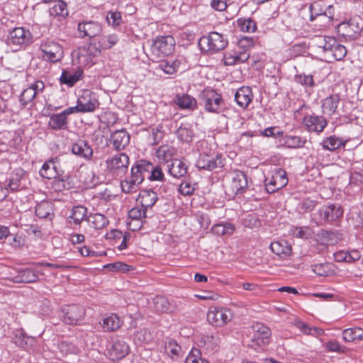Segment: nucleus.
Returning <instances> with one entry per match:
<instances>
[{"instance_id": "nucleus-44", "label": "nucleus", "mask_w": 363, "mask_h": 363, "mask_svg": "<svg viewBox=\"0 0 363 363\" xmlns=\"http://www.w3.org/2000/svg\"><path fill=\"white\" fill-rule=\"evenodd\" d=\"M119 38L115 33L102 35L99 38L98 44L99 47L104 50L111 49L118 42Z\"/></svg>"}, {"instance_id": "nucleus-16", "label": "nucleus", "mask_w": 363, "mask_h": 363, "mask_svg": "<svg viewBox=\"0 0 363 363\" xmlns=\"http://www.w3.org/2000/svg\"><path fill=\"white\" fill-rule=\"evenodd\" d=\"M342 240V235L337 231L321 230L317 234L316 241L320 246L319 250L324 251L328 245L337 244Z\"/></svg>"}, {"instance_id": "nucleus-45", "label": "nucleus", "mask_w": 363, "mask_h": 363, "mask_svg": "<svg viewBox=\"0 0 363 363\" xmlns=\"http://www.w3.org/2000/svg\"><path fill=\"white\" fill-rule=\"evenodd\" d=\"M320 4L318 2H314L310 6V21H313L316 18H323L327 22H331L330 17L328 16L325 11L320 9Z\"/></svg>"}, {"instance_id": "nucleus-2", "label": "nucleus", "mask_w": 363, "mask_h": 363, "mask_svg": "<svg viewBox=\"0 0 363 363\" xmlns=\"http://www.w3.org/2000/svg\"><path fill=\"white\" fill-rule=\"evenodd\" d=\"M200 99L205 110L209 113H218L220 108L225 104L221 94L213 89L203 90L201 94Z\"/></svg>"}, {"instance_id": "nucleus-61", "label": "nucleus", "mask_w": 363, "mask_h": 363, "mask_svg": "<svg viewBox=\"0 0 363 363\" xmlns=\"http://www.w3.org/2000/svg\"><path fill=\"white\" fill-rule=\"evenodd\" d=\"M104 267H106L113 272H128L130 270L129 265H128L123 262H120L108 264L104 266Z\"/></svg>"}, {"instance_id": "nucleus-42", "label": "nucleus", "mask_w": 363, "mask_h": 363, "mask_svg": "<svg viewBox=\"0 0 363 363\" xmlns=\"http://www.w3.org/2000/svg\"><path fill=\"white\" fill-rule=\"evenodd\" d=\"M53 1L55 4L50 9V16L66 17L68 15L67 4L62 0H55Z\"/></svg>"}, {"instance_id": "nucleus-31", "label": "nucleus", "mask_w": 363, "mask_h": 363, "mask_svg": "<svg viewBox=\"0 0 363 363\" xmlns=\"http://www.w3.org/2000/svg\"><path fill=\"white\" fill-rule=\"evenodd\" d=\"M168 172L175 178H182L186 175L188 167L181 160L174 159L171 164L168 165Z\"/></svg>"}, {"instance_id": "nucleus-26", "label": "nucleus", "mask_w": 363, "mask_h": 363, "mask_svg": "<svg viewBox=\"0 0 363 363\" xmlns=\"http://www.w3.org/2000/svg\"><path fill=\"white\" fill-rule=\"evenodd\" d=\"M129 353V347L122 340L113 342L109 350V355L113 360H119L125 357Z\"/></svg>"}, {"instance_id": "nucleus-24", "label": "nucleus", "mask_w": 363, "mask_h": 363, "mask_svg": "<svg viewBox=\"0 0 363 363\" xmlns=\"http://www.w3.org/2000/svg\"><path fill=\"white\" fill-rule=\"evenodd\" d=\"M250 58V54L246 51L237 52H228L224 54L223 62L226 66H233L246 62Z\"/></svg>"}, {"instance_id": "nucleus-5", "label": "nucleus", "mask_w": 363, "mask_h": 363, "mask_svg": "<svg viewBox=\"0 0 363 363\" xmlns=\"http://www.w3.org/2000/svg\"><path fill=\"white\" fill-rule=\"evenodd\" d=\"M33 35L31 33L23 27L13 28L9 34L7 44L15 48L26 47L31 44Z\"/></svg>"}, {"instance_id": "nucleus-27", "label": "nucleus", "mask_w": 363, "mask_h": 363, "mask_svg": "<svg viewBox=\"0 0 363 363\" xmlns=\"http://www.w3.org/2000/svg\"><path fill=\"white\" fill-rule=\"evenodd\" d=\"M72 152L86 160H90L93 155V150L91 146L82 140H77L72 145Z\"/></svg>"}, {"instance_id": "nucleus-53", "label": "nucleus", "mask_w": 363, "mask_h": 363, "mask_svg": "<svg viewBox=\"0 0 363 363\" xmlns=\"http://www.w3.org/2000/svg\"><path fill=\"white\" fill-rule=\"evenodd\" d=\"M186 363H209L206 359L201 357L200 350L193 348L186 358Z\"/></svg>"}, {"instance_id": "nucleus-54", "label": "nucleus", "mask_w": 363, "mask_h": 363, "mask_svg": "<svg viewBox=\"0 0 363 363\" xmlns=\"http://www.w3.org/2000/svg\"><path fill=\"white\" fill-rule=\"evenodd\" d=\"M155 306L156 310L160 312L167 313L171 310L170 303L164 296H157L155 299Z\"/></svg>"}, {"instance_id": "nucleus-25", "label": "nucleus", "mask_w": 363, "mask_h": 363, "mask_svg": "<svg viewBox=\"0 0 363 363\" xmlns=\"http://www.w3.org/2000/svg\"><path fill=\"white\" fill-rule=\"evenodd\" d=\"M253 98L252 89L249 86H242L235 94V100L238 106L247 108Z\"/></svg>"}, {"instance_id": "nucleus-30", "label": "nucleus", "mask_w": 363, "mask_h": 363, "mask_svg": "<svg viewBox=\"0 0 363 363\" xmlns=\"http://www.w3.org/2000/svg\"><path fill=\"white\" fill-rule=\"evenodd\" d=\"M83 76V71L78 69L74 72L63 70L60 78L62 84H66L68 86H73Z\"/></svg>"}, {"instance_id": "nucleus-63", "label": "nucleus", "mask_w": 363, "mask_h": 363, "mask_svg": "<svg viewBox=\"0 0 363 363\" xmlns=\"http://www.w3.org/2000/svg\"><path fill=\"white\" fill-rule=\"evenodd\" d=\"M148 179L152 181H161L164 179V174L162 172V168L157 165L152 166V169L150 170V174L148 177Z\"/></svg>"}, {"instance_id": "nucleus-62", "label": "nucleus", "mask_w": 363, "mask_h": 363, "mask_svg": "<svg viewBox=\"0 0 363 363\" xmlns=\"http://www.w3.org/2000/svg\"><path fill=\"white\" fill-rule=\"evenodd\" d=\"M138 168L141 170V172L143 175H145V177H149L150 174V170L152 169L153 164L147 162L146 160H140L136 163Z\"/></svg>"}, {"instance_id": "nucleus-50", "label": "nucleus", "mask_w": 363, "mask_h": 363, "mask_svg": "<svg viewBox=\"0 0 363 363\" xmlns=\"http://www.w3.org/2000/svg\"><path fill=\"white\" fill-rule=\"evenodd\" d=\"M218 338L213 335H203L201 338L200 343L206 347V350H214L218 345Z\"/></svg>"}, {"instance_id": "nucleus-12", "label": "nucleus", "mask_w": 363, "mask_h": 363, "mask_svg": "<svg viewBox=\"0 0 363 363\" xmlns=\"http://www.w3.org/2000/svg\"><path fill=\"white\" fill-rule=\"evenodd\" d=\"M318 223L322 225L337 220L343 215V209L337 204H330L321 207L318 212Z\"/></svg>"}, {"instance_id": "nucleus-21", "label": "nucleus", "mask_w": 363, "mask_h": 363, "mask_svg": "<svg viewBox=\"0 0 363 363\" xmlns=\"http://www.w3.org/2000/svg\"><path fill=\"white\" fill-rule=\"evenodd\" d=\"M40 174L48 179H55L59 176L60 170L57 159L55 158L45 162L40 170Z\"/></svg>"}, {"instance_id": "nucleus-18", "label": "nucleus", "mask_w": 363, "mask_h": 363, "mask_svg": "<svg viewBox=\"0 0 363 363\" xmlns=\"http://www.w3.org/2000/svg\"><path fill=\"white\" fill-rule=\"evenodd\" d=\"M77 30L82 38H93L101 33L102 26L96 21H83L82 23H79Z\"/></svg>"}, {"instance_id": "nucleus-59", "label": "nucleus", "mask_w": 363, "mask_h": 363, "mask_svg": "<svg viewBox=\"0 0 363 363\" xmlns=\"http://www.w3.org/2000/svg\"><path fill=\"white\" fill-rule=\"evenodd\" d=\"M106 20L109 25L118 27L122 23V16L119 11H110L106 15Z\"/></svg>"}, {"instance_id": "nucleus-7", "label": "nucleus", "mask_w": 363, "mask_h": 363, "mask_svg": "<svg viewBox=\"0 0 363 363\" xmlns=\"http://www.w3.org/2000/svg\"><path fill=\"white\" fill-rule=\"evenodd\" d=\"M251 345L252 347H262L268 345L271 340V330L261 323H256L252 326Z\"/></svg>"}, {"instance_id": "nucleus-56", "label": "nucleus", "mask_w": 363, "mask_h": 363, "mask_svg": "<svg viewBox=\"0 0 363 363\" xmlns=\"http://www.w3.org/2000/svg\"><path fill=\"white\" fill-rule=\"evenodd\" d=\"M165 350L167 354L176 357H179L182 352L181 346L174 340H170L165 344Z\"/></svg>"}, {"instance_id": "nucleus-8", "label": "nucleus", "mask_w": 363, "mask_h": 363, "mask_svg": "<svg viewBox=\"0 0 363 363\" xmlns=\"http://www.w3.org/2000/svg\"><path fill=\"white\" fill-rule=\"evenodd\" d=\"M99 106V102L93 94L88 91H84L77 101V106L69 107L72 113H87L93 112Z\"/></svg>"}, {"instance_id": "nucleus-41", "label": "nucleus", "mask_w": 363, "mask_h": 363, "mask_svg": "<svg viewBox=\"0 0 363 363\" xmlns=\"http://www.w3.org/2000/svg\"><path fill=\"white\" fill-rule=\"evenodd\" d=\"M345 141H344L342 138H338L335 135L330 136L323 140L321 143V145L323 149L328 150L330 151H333L341 146H345Z\"/></svg>"}, {"instance_id": "nucleus-38", "label": "nucleus", "mask_w": 363, "mask_h": 363, "mask_svg": "<svg viewBox=\"0 0 363 363\" xmlns=\"http://www.w3.org/2000/svg\"><path fill=\"white\" fill-rule=\"evenodd\" d=\"M87 221L91 227L96 230L103 229L109 223L108 218L101 213L90 214L87 217Z\"/></svg>"}, {"instance_id": "nucleus-57", "label": "nucleus", "mask_w": 363, "mask_h": 363, "mask_svg": "<svg viewBox=\"0 0 363 363\" xmlns=\"http://www.w3.org/2000/svg\"><path fill=\"white\" fill-rule=\"evenodd\" d=\"M238 23L240 29L244 32L252 33L257 29V24L252 19H239Z\"/></svg>"}, {"instance_id": "nucleus-23", "label": "nucleus", "mask_w": 363, "mask_h": 363, "mask_svg": "<svg viewBox=\"0 0 363 363\" xmlns=\"http://www.w3.org/2000/svg\"><path fill=\"white\" fill-rule=\"evenodd\" d=\"M9 280L13 283H34L38 281V276L36 272L31 269H25L18 272L17 275L9 278Z\"/></svg>"}, {"instance_id": "nucleus-15", "label": "nucleus", "mask_w": 363, "mask_h": 363, "mask_svg": "<svg viewBox=\"0 0 363 363\" xmlns=\"http://www.w3.org/2000/svg\"><path fill=\"white\" fill-rule=\"evenodd\" d=\"M303 124L309 132L320 133L326 127L328 121L322 116L309 114L304 116Z\"/></svg>"}, {"instance_id": "nucleus-35", "label": "nucleus", "mask_w": 363, "mask_h": 363, "mask_svg": "<svg viewBox=\"0 0 363 363\" xmlns=\"http://www.w3.org/2000/svg\"><path fill=\"white\" fill-rule=\"evenodd\" d=\"M13 343L18 347L23 349L32 347L35 343V339L33 337L28 336L24 332L17 331L13 339Z\"/></svg>"}, {"instance_id": "nucleus-32", "label": "nucleus", "mask_w": 363, "mask_h": 363, "mask_svg": "<svg viewBox=\"0 0 363 363\" xmlns=\"http://www.w3.org/2000/svg\"><path fill=\"white\" fill-rule=\"evenodd\" d=\"M157 194L151 189L143 190L138 196V201L140 203L142 208L147 210L152 207L157 200Z\"/></svg>"}, {"instance_id": "nucleus-47", "label": "nucleus", "mask_w": 363, "mask_h": 363, "mask_svg": "<svg viewBox=\"0 0 363 363\" xmlns=\"http://www.w3.org/2000/svg\"><path fill=\"white\" fill-rule=\"evenodd\" d=\"M177 138L184 143H191L194 138L193 130L186 125H181L177 130Z\"/></svg>"}, {"instance_id": "nucleus-34", "label": "nucleus", "mask_w": 363, "mask_h": 363, "mask_svg": "<svg viewBox=\"0 0 363 363\" xmlns=\"http://www.w3.org/2000/svg\"><path fill=\"white\" fill-rule=\"evenodd\" d=\"M35 214L40 218L52 220L54 216L52 203L47 201L40 202L35 207Z\"/></svg>"}, {"instance_id": "nucleus-20", "label": "nucleus", "mask_w": 363, "mask_h": 363, "mask_svg": "<svg viewBox=\"0 0 363 363\" xmlns=\"http://www.w3.org/2000/svg\"><path fill=\"white\" fill-rule=\"evenodd\" d=\"M130 135L125 129H120L112 133L111 143L115 150H124L130 143Z\"/></svg>"}, {"instance_id": "nucleus-3", "label": "nucleus", "mask_w": 363, "mask_h": 363, "mask_svg": "<svg viewBox=\"0 0 363 363\" xmlns=\"http://www.w3.org/2000/svg\"><path fill=\"white\" fill-rule=\"evenodd\" d=\"M42 57L46 61L57 62L63 57V48L62 45L51 40H43L40 45Z\"/></svg>"}, {"instance_id": "nucleus-29", "label": "nucleus", "mask_w": 363, "mask_h": 363, "mask_svg": "<svg viewBox=\"0 0 363 363\" xmlns=\"http://www.w3.org/2000/svg\"><path fill=\"white\" fill-rule=\"evenodd\" d=\"M342 339L346 342L359 343L363 340V328L359 327L343 330Z\"/></svg>"}, {"instance_id": "nucleus-4", "label": "nucleus", "mask_w": 363, "mask_h": 363, "mask_svg": "<svg viewBox=\"0 0 363 363\" xmlns=\"http://www.w3.org/2000/svg\"><path fill=\"white\" fill-rule=\"evenodd\" d=\"M28 184V174L22 168H16L11 172L4 188L7 191L16 192L26 189Z\"/></svg>"}, {"instance_id": "nucleus-11", "label": "nucleus", "mask_w": 363, "mask_h": 363, "mask_svg": "<svg viewBox=\"0 0 363 363\" xmlns=\"http://www.w3.org/2000/svg\"><path fill=\"white\" fill-rule=\"evenodd\" d=\"M286 172L281 169H276L272 172V176L265 179V188L268 193H274L288 184Z\"/></svg>"}, {"instance_id": "nucleus-40", "label": "nucleus", "mask_w": 363, "mask_h": 363, "mask_svg": "<svg viewBox=\"0 0 363 363\" xmlns=\"http://www.w3.org/2000/svg\"><path fill=\"white\" fill-rule=\"evenodd\" d=\"M122 321L116 314H112L103 320V328L105 331L111 332L119 329Z\"/></svg>"}, {"instance_id": "nucleus-43", "label": "nucleus", "mask_w": 363, "mask_h": 363, "mask_svg": "<svg viewBox=\"0 0 363 363\" xmlns=\"http://www.w3.org/2000/svg\"><path fill=\"white\" fill-rule=\"evenodd\" d=\"M294 82L306 89H313L315 86L312 74H306L305 73L296 74L294 76Z\"/></svg>"}, {"instance_id": "nucleus-51", "label": "nucleus", "mask_w": 363, "mask_h": 363, "mask_svg": "<svg viewBox=\"0 0 363 363\" xmlns=\"http://www.w3.org/2000/svg\"><path fill=\"white\" fill-rule=\"evenodd\" d=\"M313 272L320 277H327L332 273L331 265L328 263L317 264L312 266Z\"/></svg>"}, {"instance_id": "nucleus-64", "label": "nucleus", "mask_w": 363, "mask_h": 363, "mask_svg": "<svg viewBox=\"0 0 363 363\" xmlns=\"http://www.w3.org/2000/svg\"><path fill=\"white\" fill-rule=\"evenodd\" d=\"M326 348L330 352L344 353L346 351L345 347L341 345L337 340H331L327 342Z\"/></svg>"}, {"instance_id": "nucleus-6", "label": "nucleus", "mask_w": 363, "mask_h": 363, "mask_svg": "<svg viewBox=\"0 0 363 363\" xmlns=\"http://www.w3.org/2000/svg\"><path fill=\"white\" fill-rule=\"evenodd\" d=\"M175 40L172 35H161L156 38L152 45V54L159 57L171 55L174 50Z\"/></svg>"}, {"instance_id": "nucleus-13", "label": "nucleus", "mask_w": 363, "mask_h": 363, "mask_svg": "<svg viewBox=\"0 0 363 363\" xmlns=\"http://www.w3.org/2000/svg\"><path fill=\"white\" fill-rule=\"evenodd\" d=\"M223 165L222 157L218 154L201 153L196 162V167L199 169L210 171Z\"/></svg>"}, {"instance_id": "nucleus-52", "label": "nucleus", "mask_w": 363, "mask_h": 363, "mask_svg": "<svg viewBox=\"0 0 363 363\" xmlns=\"http://www.w3.org/2000/svg\"><path fill=\"white\" fill-rule=\"evenodd\" d=\"M35 96V92L30 87H28L20 95L19 101L22 106L26 107L28 104L33 102Z\"/></svg>"}, {"instance_id": "nucleus-36", "label": "nucleus", "mask_w": 363, "mask_h": 363, "mask_svg": "<svg viewBox=\"0 0 363 363\" xmlns=\"http://www.w3.org/2000/svg\"><path fill=\"white\" fill-rule=\"evenodd\" d=\"M270 249L279 257H287L291 255V247L286 240L274 241L270 245Z\"/></svg>"}, {"instance_id": "nucleus-49", "label": "nucleus", "mask_w": 363, "mask_h": 363, "mask_svg": "<svg viewBox=\"0 0 363 363\" xmlns=\"http://www.w3.org/2000/svg\"><path fill=\"white\" fill-rule=\"evenodd\" d=\"M58 350L62 356L69 354H78L80 352L79 348L68 342H61L58 344Z\"/></svg>"}, {"instance_id": "nucleus-55", "label": "nucleus", "mask_w": 363, "mask_h": 363, "mask_svg": "<svg viewBox=\"0 0 363 363\" xmlns=\"http://www.w3.org/2000/svg\"><path fill=\"white\" fill-rule=\"evenodd\" d=\"M140 183H137L135 179L130 177L129 179H124L121 182L122 191L124 193L129 194L137 190L138 185Z\"/></svg>"}, {"instance_id": "nucleus-9", "label": "nucleus", "mask_w": 363, "mask_h": 363, "mask_svg": "<svg viewBox=\"0 0 363 363\" xmlns=\"http://www.w3.org/2000/svg\"><path fill=\"white\" fill-rule=\"evenodd\" d=\"M106 163L110 172L117 177H122L128 171L129 157L125 153H120L106 160Z\"/></svg>"}, {"instance_id": "nucleus-10", "label": "nucleus", "mask_w": 363, "mask_h": 363, "mask_svg": "<svg viewBox=\"0 0 363 363\" xmlns=\"http://www.w3.org/2000/svg\"><path fill=\"white\" fill-rule=\"evenodd\" d=\"M233 318L231 311L223 307H212L207 314L209 323L216 327H222L229 323Z\"/></svg>"}, {"instance_id": "nucleus-48", "label": "nucleus", "mask_w": 363, "mask_h": 363, "mask_svg": "<svg viewBox=\"0 0 363 363\" xmlns=\"http://www.w3.org/2000/svg\"><path fill=\"white\" fill-rule=\"evenodd\" d=\"M212 229L218 235H232L235 231L234 225L228 223L215 225Z\"/></svg>"}, {"instance_id": "nucleus-14", "label": "nucleus", "mask_w": 363, "mask_h": 363, "mask_svg": "<svg viewBox=\"0 0 363 363\" xmlns=\"http://www.w3.org/2000/svg\"><path fill=\"white\" fill-rule=\"evenodd\" d=\"M63 320L68 325H77L83 320L85 315L84 308L79 305H69L63 309Z\"/></svg>"}, {"instance_id": "nucleus-39", "label": "nucleus", "mask_w": 363, "mask_h": 363, "mask_svg": "<svg viewBox=\"0 0 363 363\" xmlns=\"http://www.w3.org/2000/svg\"><path fill=\"white\" fill-rule=\"evenodd\" d=\"M177 154V150L172 146L162 145L156 152V156L160 161L168 162Z\"/></svg>"}, {"instance_id": "nucleus-58", "label": "nucleus", "mask_w": 363, "mask_h": 363, "mask_svg": "<svg viewBox=\"0 0 363 363\" xmlns=\"http://www.w3.org/2000/svg\"><path fill=\"white\" fill-rule=\"evenodd\" d=\"M146 211L144 208H133L128 213L129 218H130V220L138 223V220H142L146 218Z\"/></svg>"}, {"instance_id": "nucleus-37", "label": "nucleus", "mask_w": 363, "mask_h": 363, "mask_svg": "<svg viewBox=\"0 0 363 363\" xmlns=\"http://www.w3.org/2000/svg\"><path fill=\"white\" fill-rule=\"evenodd\" d=\"M175 103L182 109L194 110L197 107L196 100L189 94H177Z\"/></svg>"}, {"instance_id": "nucleus-33", "label": "nucleus", "mask_w": 363, "mask_h": 363, "mask_svg": "<svg viewBox=\"0 0 363 363\" xmlns=\"http://www.w3.org/2000/svg\"><path fill=\"white\" fill-rule=\"evenodd\" d=\"M181 62L177 59H166L160 61L156 69L167 74H174L178 71Z\"/></svg>"}, {"instance_id": "nucleus-60", "label": "nucleus", "mask_w": 363, "mask_h": 363, "mask_svg": "<svg viewBox=\"0 0 363 363\" xmlns=\"http://www.w3.org/2000/svg\"><path fill=\"white\" fill-rule=\"evenodd\" d=\"M330 54L336 60H341L345 57L347 50L344 45L337 41L336 45L333 48Z\"/></svg>"}, {"instance_id": "nucleus-46", "label": "nucleus", "mask_w": 363, "mask_h": 363, "mask_svg": "<svg viewBox=\"0 0 363 363\" xmlns=\"http://www.w3.org/2000/svg\"><path fill=\"white\" fill-rule=\"evenodd\" d=\"M86 215V208L81 206H74L72 209V213L69 217V218L70 219L69 223H71V220H72L73 223L75 225H79L84 220Z\"/></svg>"}, {"instance_id": "nucleus-17", "label": "nucleus", "mask_w": 363, "mask_h": 363, "mask_svg": "<svg viewBox=\"0 0 363 363\" xmlns=\"http://www.w3.org/2000/svg\"><path fill=\"white\" fill-rule=\"evenodd\" d=\"M101 48L94 43L89 44L87 48L83 47L79 50V61L80 64L86 65L91 62L92 58L98 57L101 54Z\"/></svg>"}, {"instance_id": "nucleus-22", "label": "nucleus", "mask_w": 363, "mask_h": 363, "mask_svg": "<svg viewBox=\"0 0 363 363\" xmlns=\"http://www.w3.org/2000/svg\"><path fill=\"white\" fill-rule=\"evenodd\" d=\"M247 175L242 171L235 170L232 177V188L236 194H241L247 188Z\"/></svg>"}, {"instance_id": "nucleus-1", "label": "nucleus", "mask_w": 363, "mask_h": 363, "mask_svg": "<svg viewBox=\"0 0 363 363\" xmlns=\"http://www.w3.org/2000/svg\"><path fill=\"white\" fill-rule=\"evenodd\" d=\"M198 44L202 51L213 53L223 50L228 45V40L218 32H211L202 36Z\"/></svg>"}, {"instance_id": "nucleus-19", "label": "nucleus", "mask_w": 363, "mask_h": 363, "mask_svg": "<svg viewBox=\"0 0 363 363\" xmlns=\"http://www.w3.org/2000/svg\"><path fill=\"white\" fill-rule=\"evenodd\" d=\"M72 113L69 107L60 113L51 115L48 121V126L55 130H66L68 125L67 116Z\"/></svg>"}, {"instance_id": "nucleus-28", "label": "nucleus", "mask_w": 363, "mask_h": 363, "mask_svg": "<svg viewBox=\"0 0 363 363\" xmlns=\"http://www.w3.org/2000/svg\"><path fill=\"white\" fill-rule=\"evenodd\" d=\"M340 96L338 94H333L324 99L322 101L323 112L328 115H333L340 104Z\"/></svg>"}]
</instances>
